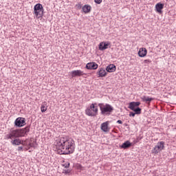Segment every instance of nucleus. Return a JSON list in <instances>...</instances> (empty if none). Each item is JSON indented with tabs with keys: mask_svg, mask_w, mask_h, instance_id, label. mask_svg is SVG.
Returning a JSON list of instances; mask_svg holds the SVG:
<instances>
[{
	"mask_svg": "<svg viewBox=\"0 0 176 176\" xmlns=\"http://www.w3.org/2000/svg\"><path fill=\"white\" fill-rule=\"evenodd\" d=\"M60 155H71L75 152V141L69 136L60 137L56 144Z\"/></svg>",
	"mask_w": 176,
	"mask_h": 176,
	"instance_id": "obj_1",
	"label": "nucleus"
},
{
	"mask_svg": "<svg viewBox=\"0 0 176 176\" xmlns=\"http://www.w3.org/2000/svg\"><path fill=\"white\" fill-rule=\"evenodd\" d=\"M30 126H28L23 129L10 131V133L5 136V140H12V145H24L23 141L16 138L24 137L27 133H30Z\"/></svg>",
	"mask_w": 176,
	"mask_h": 176,
	"instance_id": "obj_2",
	"label": "nucleus"
},
{
	"mask_svg": "<svg viewBox=\"0 0 176 176\" xmlns=\"http://www.w3.org/2000/svg\"><path fill=\"white\" fill-rule=\"evenodd\" d=\"M98 107L101 111L102 115H111V113L113 111V107L109 104H104V103H99Z\"/></svg>",
	"mask_w": 176,
	"mask_h": 176,
	"instance_id": "obj_3",
	"label": "nucleus"
},
{
	"mask_svg": "<svg viewBox=\"0 0 176 176\" xmlns=\"http://www.w3.org/2000/svg\"><path fill=\"white\" fill-rule=\"evenodd\" d=\"M96 105H97V103H92L89 107L86 109L85 114L87 116H96L98 115V107Z\"/></svg>",
	"mask_w": 176,
	"mask_h": 176,
	"instance_id": "obj_4",
	"label": "nucleus"
},
{
	"mask_svg": "<svg viewBox=\"0 0 176 176\" xmlns=\"http://www.w3.org/2000/svg\"><path fill=\"white\" fill-rule=\"evenodd\" d=\"M34 14L36 19H41L43 16V6L41 3H37L34 7Z\"/></svg>",
	"mask_w": 176,
	"mask_h": 176,
	"instance_id": "obj_5",
	"label": "nucleus"
},
{
	"mask_svg": "<svg viewBox=\"0 0 176 176\" xmlns=\"http://www.w3.org/2000/svg\"><path fill=\"white\" fill-rule=\"evenodd\" d=\"M163 149H164V142L162 141L157 143L151 152L155 155H157V153H159V152H162Z\"/></svg>",
	"mask_w": 176,
	"mask_h": 176,
	"instance_id": "obj_6",
	"label": "nucleus"
},
{
	"mask_svg": "<svg viewBox=\"0 0 176 176\" xmlns=\"http://www.w3.org/2000/svg\"><path fill=\"white\" fill-rule=\"evenodd\" d=\"M14 124L16 127H23L25 126V118H18L14 121Z\"/></svg>",
	"mask_w": 176,
	"mask_h": 176,
	"instance_id": "obj_7",
	"label": "nucleus"
},
{
	"mask_svg": "<svg viewBox=\"0 0 176 176\" xmlns=\"http://www.w3.org/2000/svg\"><path fill=\"white\" fill-rule=\"evenodd\" d=\"M141 105L140 102H129L128 108L131 111H134L136 108H138Z\"/></svg>",
	"mask_w": 176,
	"mask_h": 176,
	"instance_id": "obj_8",
	"label": "nucleus"
},
{
	"mask_svg": "<svg viewBox=\"0 0 176 176\" xmlns=\"http://www.w3.org/2000/svg\"><path fill=\"white\" fill-rule=\"evenodd\" d=\"M72 78H76V76H83L85 73L82 70H74L71 72Z\"/></svg>",
	"mask_w": 176,
	"mask_h": 176,
	"instance_id": "obj_9",
	"label": "nucleus"
},
{
	"mask_svg": "<svg viewBox=\"0 0 176 176\" xmlns=\"http://www.w3.org/2000/svg\"><path fill=\"white\" fill-rule=\"evenodd\" d=\"M87 69H97L98 68V65L95 62L88 63L86 65Z\"/></svg>",
	"mask_w": 176,
	"mask_h": 176,
	"instance_id": "obj_10",
	"label": "nucleus"
},
{
	"mask_svg": "<svg viewBox=\"0 0 176 176\" xmlns=\"http://www.w3.org/2000/svg\"><path fill=\"white\" fill-rule=\"evenodd\" d=\"M111 45L109 42H101L99 44V50H105L108 49V47Z\"/></svg>",
	"mask_w": 176,
	"mask_h": 176,
	"instance_id": "obj_11",
	"label": "nucleus"
},
{
	"mask_svg": "<svg viewBox=\"0 0 176 176\" xmlns=\"http://www.w3.org/2000/svg\"><path fill=\"white\" fill-rule=\"evenodd\" d=\"M108 124H109V122H103L101 124V130L104 133H108L109 131V128L108 127Z\"/></svg>",
	"mask_w": 176,
	"mask_h": 176,
	"instance_id": "obj_12",
	"label": "nucleus"
},
{
	"mask_svg": "<svg viewBox=\"0 0 176 176\" xmlns=\"http://www.w3.org/2000/svg\"><path fill=\"white\" fill-rule=\"evenodd\" d=\"M107 72H115L116 71V66L113 64H110L106 67Z\"/></svg>",
	"mask_w": 176,
	"mask_h": 176,
	"instance_id": "obj_13",
	"label": "nucleus"
},
{
	"mask_svg": "<svg viewBox=\"0 0 176 176\" xmlns=\"http://www.w3.org/2000/svg\"><path fill=\"white\" fill-rule=\"evenodd\" d=\"M164 8V4L162 3H158L155 5L156 11L158 13H162V10Z\"/></svg>",
	"mask_w": 176,
	"mask_h": 176,
	"instance_id": "obj_14",
	"label": "nucleus"
},
{
	"mask_svg": "<svg viewBox=\"0 0 176 176\" xmlns=\"http://www.w3.org/2000/svg\"><path fill=\"white\" fill-rule=\"evenodd\" d=\"M146 48H140L138 52V56L139 57H145L146 56Z\"/></svg>",
	"mask_w": 176,
	"mask_h": 176,
	"instance_id": "obj_15",
	"label": "nucleus"
},
{
	"mask_svg": "<svg viewBox=\"0 0 176 176\" xmlns=\"http://www.w3.org/2000/svg\"><path fill=\"white\" fill-rule=\"evenodd\" d=\"M98 74L99 75V76L100 78H104V76H107V74H108L107 72V71H105V69L104 68H100L98 72Z\"/></svg>",
	"mask_w": 176,
	"mask_h": 176,
	"instance_id": "obj_16",
	"label": "nucleus"
},
{
	"mask_svg": "<svg viewBox=\"0 0 176 176\" xmlns=\"http://www.w3.org/2000/svg\"><path fill=\"white\" fill-rule=\"evenodd\" d=\"M131 146V142L130 141L127 140L125 142H124L121 146L120 148L122 149H127Z\"/></svg>",
	"mask_w": 176,
	"mask_h": 176,
	"instance_id": "obj_17",
	"label": "nucleus"
},
{
	"mask_svg": "<svg viewBox=\"0 0 176 176\" xmlns=\"http://www.w3.org/2000/svg\"><path fill=\"white\" fill-rule=\"evenodd\" d=\"M82 10H83L84 13H90V10H91V6H90L89 5H85L82 7Z\"/></svg>",
	"mask_w": 176,
	"mask_h": 176,
	"instance_id": "obj_18",
	"label": "nucleus"
},
{
	"mask_svg": "<svg viewBox=\"0 0 176 176\" xmlns=\"http://www.w3.org/2000/svg\"><path fill=\"white\" fill-rule=\"evenodd\" d=\"M41 112H46V111H47V102H43L41 104Z\"/></svg>",
	"mask_w": 176,
	"mask_h": 176,
	"instance_id": "obj_19",
	"label": "nucleus"
},
{
	"mask_svg": "<svg viewBox=\"0 0 176 176\" xmlns=\"http://www.w3.org/2000/svg\"><path fill=\"white\" fill-rule=\"evenodd\" d=\"M142 101H144L145 102H146V104H149L151 102V101H153V98L143 96L142 98Z\"/></svg>",
	"mask_w": 176,
	"mask_h": 176,
	"instance_id": "obj_20",
	"label": "nucleus"
},
{
	"mask_svg": "<svg viewBox=\"0 0 176 176\" xmlns=\"http://www.w3.org/2000/svg\"><path fill=\"white\" fill-rule=\"evenodd\" d=\"M141 108H140L139 107H136L134 110H133V112L136 114V115H141Z\"/></svg>",
	"mask_w": 176,
	"mask_h": 176,
	"instance_id": "obj_21",
	"label": "nucleus"
},
{
	"mask_svg": "<svg viewBox=\"0 0 176 176\" xmlns=\"http://www.w3.org/2000/svg\"><path fill=\"white\" fill-rule=\"evenodd\" d=\"M144 64H149L151 63H152V60H149V59H146L144 60Z\"/></svg>",
	"mask_w": 176,
	"mask_h": 176,
	"instance_id": "obj_22",
	"label": "nucleus"
},
{
	"mask_svg": "<svg viewBox=\"0 0 176 176\" xmlns=\"http://www.w3.org/2000/svg\"><path fill=\"white\" fill-rule=\"evenodd\" d=\"M135 112H132V111H131L130 113H129V116L130 117H133V118H134V116H135Z\"/></svg>",
	"mask_w": 176,
	"mask_h": 176,
	"instance_id": "obj_23",
	"label": "nucleus"
},
{
	"mask_svg": "<svg viewBox=\"0 0 176 176\" xmlns=\"http://www.w3.org/2000/svg\"><path fill=\"white\" fill-rule=\"evenodd\" d=\"M94 2L96 3H98V5H100V3H101V2H102V0H94Z\"/></svg>",
	"mask_w": 176,
	"mask_h": 176,
	"instance_id": "obj_24",
	"label": "nucleus"
},
{
	"mask_svg": "<svg viewBox=\"0 0 176 176\" xmlns=\"http://www.w3.org/2000/svg\"><path fill=\"white\" fill-rule=\"evenodd\" d=\"M77 168H78V170H82L83 166H82L80 164H78V165L77 166Z\"/></svg>",
	"mask_w": 176,
	"mask_h": 176,
	"instance_id": "obj_25",
	"label": "nucleus"
},
{
	"mask_svg": "<svg viewBox=\"0 0 176 176\" xmlns=\"http://www.w3.org/2000/svg\"><path fill=\"white\" fill-rule=\"evenodd\" d=\"M71 173V170L69 169L65 170V174H69Z\"/></svg>",
	"mask_w": 176,
	"mask_h": 176,
	"instance_id": "obj_26",
	"label": "nucleus"
},
{
	"mask_svg": "<svg viewBox=\"0 0 176 176\" xmlns=\"http://www.w3.org/2000/svg\"><path fill=\"white\" fill-rule=\"evenodd\" d=\"M63 166H65V168H69V163L67 164H64Z\"/></svg>",
	"mask_w": 176,
	"mask_h": 176,
	"instance_id": "obj_27",
	"label": "nucleus"
},
{
	"mask_svg": "<svg viewBox=\"0 0 176 176\" xmlns=\"http://www.w3.org/2000/svg\"><path fill=\"white\" fill-rule=\"evenodd\" d=\"M117 123H118L119 124H123V122L122 120H118L117 121Z\"/></svg>",
	"mask_w": 176,
	"mask_h": 176,
	"instance_id": "obj_28",
	"label": "nucleus"
},
{
	"mask_svg": "<svg viewBox=\"0 0 176 176\" xmlns=\"http://www.w3.org/2000/svg\"><path fill=\"white\" fill-rule=\"evenodd\" d=\"M29 146H30V148H34V143H30V144H29Z\"/></svg>",
	"mask_w": 176,
	"mask_h": 176,
	"instance_id": "obj_29",
	"label": "nucleus"
},
{
	"mask_svg": "<svg viewBox=\"0 0 176 176\" xmlns=\"http://www.w3.org/2000/svg\"><path fill=\"white\" fill-rule=\"evenodd\" d=\"M18 151H23V146H19Z\"/></svg>",
	"mask_w": 176,
	"mask_h": 176,
	"instance_id": "obj_30",
	"label": "nucleus"
}]
</instances>
